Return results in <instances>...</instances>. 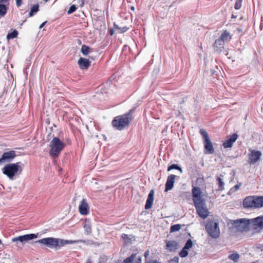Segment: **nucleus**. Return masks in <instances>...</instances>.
Segmentation results:
<instances>
[{"mask_svg": "<svg viewBox=\"0 0 263 263\" xmlns=\"http://www.w3.org/2000/svg\"><path fill=\"white\" fill-rule=\"evenodd\" d=\"M173 169L178 170L181 173L182 172V168L178 165L176 164H172L171 165L169 166L167 168V171H170Z\"/></svg>", "mask_w": 263, "mask_h": 263, "instance_id": "obj_30", "label": "nucleus"}, {"mask_svg": "<svg viewBox=\"0 0 263 263\" xmlns=\"http://www.w3.org/2000/svg\"><path fill=\"white\" fill-rule=\"evenodd\" d=\"M246 208H260L263 206V196H249L243 202Z\"/></svg>", "mask_w": 263, "mask_h": 263, "instance_id": "obj_3", "label": "nucleus"}, {"mask_svg": "<svg viewBox=\"0 0 263 263\" xmlns=\"http://www.w3.org/2000/svg\"><path fill=\"white\" fill-rule=\"evenodd\" d=\"M76 10V7L75 5H73L71 6L67 11L68 14H71L74 12Z\"/></svg>", "mask_w": 263, "mask_h": 263, "instance_id": "obj_37", "label": "nucleus"}, {"mask_svg": "<svg viewBox=\"0 0 263 263\" xmlns=\"http://www.w3.org/2000/svg\"><path fill=\"white\" fill-rule=\"evenodd\" d=\"M261 155L260 151H253L249 156V162L251 164L256 163L260 158Z\"/></svg>", "mask_w": 263, "mask_h": 263, "instance_id": "obj_19", "label": "nucleus"}, {"mask_svg": "<svg viewBox=\"0 0 263 263\" xmlns=\"http://www.w3.org/2000/svg\"><path fill=\"white\" fill-rule=\"evenodd\" d=\"M82 1H83V0H82ZM83 3H84V2H82V4H81V6H83Z\"/></svg>", "mask_w": 263, "mask_h": 263, "instance_id": "obj_51", "label": "nucleus"}, {"mask_svg": "<svg viewBox=\"0 0 263 263\" xmlns=\"http://www.w3.org/2000/svg\"><path fill=\"white\" fill-rule=\"evenodd\" d=\"M131 8V9H132V10H133V11L135 10V8H134V7H133V6L131 7V8Z\"/></svg>", "mask_w": 263, "mask_h": 263, "instance_id": "obj_50", "label": "nucleus"}, {"mask_svg": "<svg viewBox=\"0 0 263 263\" xmlns=\"http://www.w3.org/2000/svg\"><path fill=\"white\" fill-rule=\"evenodd\" d=\"M188 254H189V253H188L187 250H186L185 248H183V249L179 252V256L181 257H186L188 255Z\"/></svg>", "mask_w": 263, "mask_h": 263, "instance_id": "obj_33", "label": "nucleus"}, {"mask_svg": "<svg viewBox=\"0 0 263 263\" xmlns=\"http://www.w3.org/2000/svg\"><path fill=\"white\" fill-rule=\"evenodd\" d=\"M60 245L61 246H63L65 244H67V243H72V241H68V240H65V241H64L63 240H61L60 241Z\"/></svg>", "mask_w": 263, "mask_h": 263, "instance_id": "obj_39", "label": "nucleus"}, {"mask_svg": "<svg viewBox=\"0 0 263 263\" xmlns=\"http://www.w3.org/2000/svg\"><path fill=\"white\" fill-rule=\"evenodd\" d=\"M177 177V176L175 175H170L168 176L166 181H174V180Z\"/></svg>", "mask_w": 263, "mask_h": 263, "instance_id": "obj_38", "label": "nucleus"}, {"mask_svg": "<svg viewBox=\"0 0 263 263\" xmlns=\"http://www.w3.org/2000/svg\"><path fill=\"white\" fill-rule=\"evenodd\" d=\"M121 237L125 240V241L126 242H128L129 237L127 235H126L125 234H123L122 235Z\"/></svg>", "mask_w": 263, "mask_h": 263, "instance_id": "obj_40", "label": "nucleus"}, {"mask_svg": "<svg viewBox=\"0 0 263 263\" xmlns=\"http://www.w3.org/2000/svg\"><path fill=\"white\" fill-rule=\"evenodd\" d=\"M217 181H221V178H219V177H218V178H217Z\"/></svg>", "mask_w": 263, "mask_h": 263, "instance_id": "obj_49", "label": "nucleus"}, {"mask_svg": "<svg viewBox=\"0 0 263 263\" xmlns=\"http://www.w3.org/2000/svg\"><path fill=\"white\" fill-rule=\"evenodd\" d=\"M47 23V21H45L43 22L42 24L40 25L39 28L41 29L43 26L45 25V24Z\"/></svg>", "mask_w": 263, "mask_h": 263, "instance_id": "obj_45", "label": "nucleus"}, {"mask_svg": "<svg viewBox=\"0 0 263 263\" xmlns=\"http://www.w3.org/2000/svg\"><path fill=\"white\" fill-rule=\"evenodd\" d=\"M181 229V226L179 224H174L171 226V232H176L178 231Z\"/></svg>", "mask_w": 263, "mask_h": 263, "instance_id": "obj_32", "label": "nucleus"}, {"mask_svg": "<svg viewBox=\"0 0 263 263\" xmlns=\"http://www.w3.org/2000/svg\"><path fill=\"white\" fill-rule=\"evenodd\" d=\"M218 39L224 43L225 42L229 41L231 39V35L227 30H224L221 33Z\"/></svg>", "mask_w": 263, "mask_h": 263, "instance_id": "obj_22", "label": "nucleus"}, {"mask_svg": "<svg viewBox=\"0 0 263 263\" xmlns=\"http://www.w3.org/2000/svg\"><path fill=\"white\" fill-rule=\"evenodd\" d=\"M114 27L116 29L118 30V33H123L126 32L128 30V28L124 26L123 27H119L118 25L114 24Z\"/></svg>", "mask_w": 263, "mask_h": 263, "instance_id": "obj_26", "label": "nucleus"}, {"mask_svg": "<svg viewBox=\"0 0 263 263\" xmlns=\"http://www.w3.org/2000/svg\"><path fill=\"white\" fill-rule=\"evenodd\" d=\"M18 34V33L17 31L16 30H14L12 32H9L8 33V34L7 35V37H6L7 39L8 40H9L10 39H13L14 38H16Z\"/></svg>", "mask_w": 263, "mask_h": 263, "instance_id": "obj_27", "label": "nucleus"}, {"mask_svg": "<svg viewBox=\"0 0 263 263\" xmlns=\"http://www.w3.org/2000/svg\"><path fill=\"white\" fill-rule=\"evenodd\" d=\"M231 223L238 231L243 232L251 230L250 219L240 218L233 220Z\"/></svg>", "mask_w": 263, "mask_h": 263, "instance_id": "obj_6", "label": "nucleus"}, {"mask_svg": "<svg viewBox=\"0 0 263 263\" xmlns=\"http://www.w3.org/2000/svg\"><path fill=\"white\" fill-rule=\"evenodd\" d=\"M141 256L133 254L124 260V263H141Z\"/></svg>", "mask_w": 263, "mask_h": 263, "instance_id": "obj_17", "label": "nucleus"}, {"mask_svg": "<svg viewBox=\"0 0 263 263\" xmlns=\"http://www.w3.org/2000/svg\"><path fill=\"white\" fill-rule=\"evenodd\" d=\"M39 6L38 4L34 5L31 8V10L29 13V16H32L34 15V13H36L37 11H39Z\"/></svg>", "mask_w": 263, "mask_h": 263, "instance_id": "obj_28", "label": "nucleus"}, {"mask_svg": "<svg viewBox=\"0 0 263 263\" xmlns=\"http://www.w3.org/2000/svg\"><path fill=\"white\" fill-rule=\"evenodd\" d=\"M192 194L193 200L194 203L205 200L202 197V192L199 187L194 186L193 185Z\"/></svg>", "mask_w": 263, "mask_h": 263, "instance_id": "obj_13", "label": "nucleus"}, {"mask_svg": "<svg viewBox=\"0 0 263 263\" xmlns=\"http://www.w3.org/2000/svg\"><path fill=\"white\" fill-rule=\"evenodd\" d=\"M79 211L81 215H86L89 213V207L87 200L83 198L79 206Z\"/></svg>", "mask_w": 263, "mask_h": 263, "instance_id": "obj_14", "label": "nucleus"}, {"mask_svg": "<svg viewBox=\"0 0 263 263\" xmlns=\"http://www.w3.org/2000/svg\"><path fill=\"white\" fill-rule=\"evenodd\" d=\"M205 229L209 235L214 238L220 236V229L218 222L215 220L209 221L205 226Z\"/></svg>", "mask_w": 263, "mask_h": 263, "instance_id": "obj_7", "label": "nucleus"}, {"mask_svg": "<svg viewBox=\"0 0 263 263\" xmlns=\"http://www.w3.org/2000/svg\"><path fill=\"white\" fill-rule=\"evenodd\" d=\"M22 4V0H16V5L17 7H19L21 6Z\"/></svg>", "mask_w": 263, "mask_h": 263, "instance_id": "obj_41", "label": "nucleus"}, {"mask_svg": "<svg viewBox=\"0 0 263 263\" xmlns=\"http://www.w3.org/2000/svg\"><path fill=\"white\" fill-rule=\"evenodd\" d=\"M166 243L165 249L170 252L175 251L177 248L178 243L175 241H167Z\"/></svg>", "mask_w": 263, "mask_h": 263, "instance_id": "obj_21", "label": "nucleus"}, {"mask_svg": "<svg viewBox=\"0 0 263 263\" xmlns=\"http://www.w3.org/2000/svg\"><path fill=\"white\" fill-rule=\"evenodd\" d=\"M91 50V49L89 46L85 45H83L81 47V52L84 55H88Z\"/></svg>", "mask_w": 263, "mask_h": 263, "instance_id": "obj_24", "label": "nucleus"}, {"mask_svg": "<svg viewBox=\"0 0 263 263\" xmlns=\"http://www.w3.org/2000/svg\"><path fill=\"white\" fill-rule=\"evenodd\" d=\"M200 135L202 137L203 140L204 154H212L214 152V149L213 144L209 137V135L206 131L204 129H200L199 130Z\"/></svg>", "mask_w": 263, "mask_h": 263, "instance_id": "obj_4", "label": "nucleus"}, {"mask_svg": "<svg viewBox=\"0 0 263 263\" xmlns=\"http://www.w3.org/2000/svg\"><path fill=\"white\" fill-rule=\"evenodd\" d=\"M238 136L237 134H233L232 135L228 137V139L223 143V146L225 148H231L233 146L234 143L238 138Z\"/></svg>", "mask_w": 263, "mask_h": 263, "instance_id": "obj_15", "label": "nucleus"}, {"mask_svg": "<svg viewBox=\"0 0 263 263\" xmlns=\"http://www.w3.org/2000/svg\"><path fill=\"white\" fill-rule=\"evenodd\" d=\"M16 156V152L10 151L3 153L0 158V164L11 161Z\"/></svg>", "mask_w": 263, "mask_h": 263, "instance_id": "obj_12", "label": "nucleus"}, {"mask_svg": "<svg viewBox=\"0 0 263 263\" xmlns=\"http://www.w3.org/2000/svg\"><path fill=\"white\" fill-rule=\"evenodd\" d=\"M84 228L85 233L87 234H90L91 233V226L90 221L86 219L84 223Z\"/></svg>", "mask_w": 263, "mask_h": 263, "instance_id": "obj_23", "label": "nucleus"}, {"mask_svg": "<svg viewBox=\"0 0 263 263\" xmlns=\"http://www.w3.org/2000/svg\"><path fill=\"white\" fill-rule=\"evenodd\" d=\"M214 51L217 53H220L224 50V43L218 39H216L213 44Z\"/></svg>", "mask_w": 263, "mask_h": 263, "instance_id": "obj_16", "label": "nucleus"}, {"mask_svg": "<svg viewBox=\"0 0 263 263\" xmlns=\"http://www.w3.org/2000/svg\"><path fill=\"white\" fill-rule=\"evenodd\" d=\"M192 246H193L192 241L191 239H189L186 241V242L183 248L188 250L189 249L191 248L192 247Z\"/></svg>", "mask_w": 263, "mask_h": 263, "instance_id": "obj_34", "label": "nucleus"}, {"mask_svg": "<svg viewBox=\"0 0 263 263\" xmlns=\"http://www.w3.org/2000/svg\"><path fill=\"white\" fill-rule=\"evenodd\" d=\"M241 185V183H237L231 189V190L229 191L230 193L231 194V193L237 191L239 189Z\"/></svg>", "mask_w": 263, "mask_h": 263, "instance_id": "obj_35", "label": "nucleus"}, {"mask_svg": "<svg viewBox=\"0 0 263 263\" xmlns=\"http://www.w3.org/2000/svg\"><path fill=\"white\" fill-rule=\"evenodd\" d=\"M114 33V30L113 29H110L109 30V33L110 35H112Z\"/></svg>", "mask_w": 263, "mask_h": 263, "instance_id": "obj_46", "label": "nucleus"}, {"mask_svg": "<svg viewBox=\"0 0 263 263\" xmlns=\"http://www.w3.org/2000/svg\"><path fill=\"white\" fill-rule=\"evenodd\" d=\"M134 110V109H131L127 114L116 117L112 121V126L120 130L128 127L132 120V114Z\"/></svg>", "mask_w": 263, "mask_h": 263, "instance_id": "obj_1", "label": "nucleus"}, {"mask_svg": "<svg viewBox=\"0 0 263 263\" xmlns=\"http://www.w3.org/2000/svg\"><path fill=\"white\" fill-rule=\"evenodd\" d=\"M145 263H160L159 261H157L156 260H151L149 261H146Z\"/></svg>", "mask_w": 263, "mask_h": 263, "instance_id": "obj_42", "label": "nucleus"}, {"mask_svg": "<svg viewBox=\"0 0 263 263\" xmlns=\"http://www.w3.org/2000/svg\"><path fill=\"white\" fill-rule=\"evenodd\" d=\"M46 1H48V0H45Z\"/></svg>", "mask_w": 263, "mask_h": 263, "instance_id": "obj_55", "label": "nucleus"}, {"mask_svg": "<svg viewBox=\"0 0 263 263\" xmlns=\"http://www.w3.org/2000/svg\"><path fill=\"white\" fill-rule=\"evenodd\" d=\"M149 254V251H148V250L146 251L145 252V253H144V256H145V257L146 258L148 256Z\"/></svg>", "mask_w": 263, "mask_h": 263, "instance_id": "obj_44", "label": "nucleus"}, {"mask_svg": "<svg viewBox=\"0 0 263 263\" xmlns=\"http://www.w3.org/2000/svg\"><path fill=\"white\" fill-rule=\"evenodd\" d=\"M86 263H92L91 261H90V259H88L87 260V261L86 262Z\"/></svg>", "mask_w": 263, "mask_h": 263, "instance_id": "obj_48", "label": "nucleus"}, {"mask_svg": "<svg viewBox=\"0 0 263 263\" xmlns=\"http://www.w3.org/2000/svg\"><path fill=\"white\" fill-rule=\"evenodd\" d=\"M5 3H0V16L3 17L7 13L8 8L4 4Z\"/></svg>", "mask_w": 263, "mask_h": 263, "instance_id": "obj_25", "label": "nucleus"}, {"mask_svg": "<svg viewBox=\"0 0 263 263\" xmlns=\"http://www.w3.org/2000/svg\"><path fill=\"white\" fill-rule=\"evenodd\" d=\"M223 184H224V182H222V181L219 182V186H223Z\"/></svg>", "mask_w": 263, "mask_h": 263, "instance_id": "obj_47", "label": "nucleus"}, {"mask_svg": "<svg viewBox=\"0 0 263 263\" xmlns=\"http://www.w3.org/2000/svg\"><path fill=\"white\" fill-rule=\"evenodd\" d=\"M251 229L253 233H258L263 229V216H259L255 218L250 219Z\"/></svg>", "mask_w": 263, "mask_h": 263, "instance_id": "obj_10", "label": "nucleus"}, {"mask_svg": "<svg viewBox=\"0 0 263 263\" xmlns=\"http://www.w3.org/2000/svg\"><path fill=\"white\" fill-rule=\"evenodd\" d=\"M37 237V235L34 234H26L13 238L12 241L15 243V245L17 248L22 249L26 243L36 238Z\"/></svg>", "mask_w": 263, "mask_h": 263, "instance_id": "obj_5", "label": "nucleus"}, {"mask_svg": "<svg viewBox=\"0 0 263 263\" xmlns=\"http://www.w3.org/2000/svg\"><path fill=\"white\" fill-rule=\"evenodd\" d=\"M80 42L81 43V41L80 40H79L78 43H80Z\"/></svg>", "mask_w": 263, "mask_h": 263, "instance_id": "obj_54", "label": "nucleus"}, {"mask_svg": "<svg viewBox=\"0 0 263 263\" xmlns=\"http://www.w3.org/2000/svg\"><path fill=\"white\" fill-rule=\"evenodd\" d=\"M91 62L89 60L80 58L78 61V64L81 69H87L90 65Z\"/></svg>", "mask_w": 263, "mask_h": 263, "instance_id": "obj_18", "label": "nucleus"}, {"mask_svg": "<svg viewBox=\"0 0 263 263\" xmlns=\"http://www.w3.org/2000/svg\"><path fill=\"white\" fill-rule=\"evenodd\" d=\"M198 215L202 219H205L209 215V211L206 206L205 201L194 203Z\"/></svg>", "mask_w": 263, "mask_h": 263, "instance_id": "obj_8", "label": "nucleus"}, {"mask_svg": "<svg viewBox=\"0 0 263 263\" xmlns=\"http://www.w3.org/2000/svg\"><path fill=\"white\" fill-rule=\"evenodd\" d=\"M80 42L81 43V41L80 40H79L78 43H80Z\"/></svg>", "mask_w": 263, "mask_h": 263, "instance_id": "obj_53", "label": "nucleus"}, {"mask_svg": "<svg viewBox=\"0 0 263 263\" xmlns=\"http://www.w3.org/2000/svg\"><path fill=\"white\" fill-rule=\"evenodd\" d=\"M10 0H0V3H8Z\"/></svg>", "mask_w": 263, "mask_h": 263, "instance_id": "obj_43", "label": "nucleus"}, {"mask_svg": "<svg viewBox=\"0 0 263 263\" xmlns=\"http://www.w3.org/2000/svg\"><path fill=\"white\" fill-rule=\"evenodd\" d=\"M228 258L234 262H237L239 259V255L237 253H234L230 255Z\"/></svg>", "mask_w": 263, "mask_h": 263, "instance_id": "obj_29", "label": "nucleus"}, {"mask_svg": "<svg viewBox=\"0 0 263 263\" xmlns=\"http://www.w3.org/2000/svg\"><path fill=\"white\" fill-rule=\"evenodd\" d=\"M65 146V143L59 138L54 137L50 142L49 147L50 149L49 150V154L52 157H57Z\"/></svg>", "mask_w": 263, "mask_h": 263, "instance_id": "obj_2", "label": "nucleus"}, {"mask_svg": "<svg viewBox=\"0 0 263 263\" xmlns=\"http://www.w3.org/2000/svg\"><path fill=\"white\" fill-rule=\"evenodd\" d=\"M35 242L43 244L50 248H55L59 245V239L52 237L41 239L36 241Z\"/></svg>", "mask_w": 263, "mask_h": 263, "instance_id": "obj_11", "label": "nucleus"}, {"mask_svg": "<svg viewBox=\"0 0 263 263\" xmlns=\"http://www.w3.org/2000/svg\"><path fill=\"white\" fill-rule=\"evenodd\" d=\"M19 163L17 162L6 165L3 169L4 174L8 176L10 179H13V177L18 171Z\"/></svg>", "mask_w": 263, "mask_h": 263, "instance_id": "obj_9", "label": "nucleus"}, {"mask_svg": "<svg viewBox=\"0 0 263 263\" xmlns=\"http://www.w3.org/2000/svg\"><path fill=\"white\" fill-rule=\"evenodd\" d=\"M154 191L151 190L148 195V197L146 200V204L145 205V209L146 210L152 208L153 201H154Z\"/></svg>", "mask_w": 263, "mask_h": 263, "instance_id": "obj_20", "label": "nucleus"}, {"mask_svg": "<svg viewBox=\"0 0 263 263\" xmlns=\"http://www.w3.org/2000/svg\"><path fill=\"white\" fill-rule=\"evenodd\" d=\"M174 182H166L165 189V192H167L173 187Z\"/></svg>", "mask_w": 263, "mask_h": 263, "instance_id": "obj_31", "label": "nucleus"}, {"mask_svg": "<svg viewBox=\"0 0 263 263\" xmlns=\"http://www.w3.org/2000/svg\"><path fill=\"white\" fill-rule=\"evenodd\" d=\"M184 102V98L183 99L182 102Z\"/></svg>", "mask_w": 263, "mask_h": 263, "instance_id": "obj_52", "label": "nucleus"}, {"mask_svg": "<svg viewBox=\"0 0 263 263\" xmlns=\"http://www.w3.org/2000/svg\"><path fill=\"white\" fill-rule=\"evenodd\" d=\"M242 0H236L235 4V9L236 10L239 9L241 7Z\"/></svg>", "mask_w": 263, "mask_h": 263, "instance_id": "obj_36", "label": "nucleus"}]
</instances>
